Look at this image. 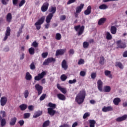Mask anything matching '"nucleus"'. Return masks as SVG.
Wrapping results in <instances>:
<instances>
[{"mask_svg":"<svg viewBox=\"0 0 127 127\" xmlns=\"http://www.w3.org/2000/svg\"><path fill=\"white\" fill-rule=\"evenodd\" d=\"M85 98H86V90H85L84 89H82L76 95L75 102L77 103L78 105H81L84 103Z\"/></svg>","mask_w":127,"mask_h":127,"instance_id":"f257e3e1","label":"nucleus"},{"mask_svg":"<svg viewBox=\"0 0 127 127\" xmlns=\"http://www.w3.org/2000/svg\"><path fill=\"white\" fill-rule=\"evenodd\" d=\"M45 21V16H42L35 23V26L36 27L37 30H39L41 28V25L43 24Z\"/></svg>","mask_w":127,"mask_h":127,"instance_id":"f03ea898","label":"nucleus"},{"mask_svg":"<svg viewBox=\"0 0 127 127\" xmlns=\"http://www.w3.org/2000/svg\"><path fill=\"white\" fill-rule=\"evenodd\" d=\"M74 28L76 31H78V36H80L84 33V30H85V27L84 26L82 25L81 26V25H78L74 26Z\"/></svg>","mask_w":127,"mask_h":127,"instance_id":"7ed1b4c3","label":"nucleus"},{"mask_svg":"<svg viewBox=\"0 0 127 127\" xmlns=\"http://www.w3.org/2000/svg\"><path fill=\"white\" fill-rule=\"evenodd\" d=\"M116 45L117 46V49L120 48V49H125L127 47V45L125 42H123L122 40L116 41Z\"/></svg>","mask_w":127,"mask_h":127,"instance_id":"20e7f679","label":"nucleus"},{"mask_svg":"<svg viewBox=\"0 0 127 127\" xmlns=\"http://www.w3.org/2000/svg\"><path fill=\"white\" fill-rule=\"evenodd\" d=\"M48 11L50 13H49V14L47 16V17L52 19L53 15L54 13H55V12H56V7H53L52 6L50 8H49Z\"/></svg>","mask_w":127,"mask_h":127,"instance_id":"39448f33","label":"nucleus"},{"mask_svg":"<svg viewBox=\"0 0 127 127\" xmlns=\"http://www.w3.org/2000/svg\"><path fill=\"white\" fill-rule=\"evenodd\" d=\"M56 62V60L54 58H49L45 60L43 63L44 66H47L49 65V63H55Z\"/></svg>","mask_w":127,"mask_h":127,"instance_id":"423d86ee","label":"nucleus"},{"mask_svg":"<svg viewBox=\"0 0 127 127\" xmlns=\"http://www.w3.org/2000/svg\"><path fill=\"white\" fill-rule=\"evenodd\" d=\"M45 75H46V72L43 71L41 73H39L38 76H35L34 80L35 81H40L41 79H43V78H44Z\"/></svg>","mask_w":127,"mask_h":127,"instance_id":"0eeeda50","label":"nucleus"},{"mask_svg":"<svg viewBox=\"0 0 127 127\" xmlns=\"http://www.w3.org/2000/svg\"><path fill=\"white\" fill-rule=\"evenodd\" d=\"M35 88L38 92V96H40L42 94V91H43V87L40 85L39 84H36L35 86Z\"/></svg>","mask_w":127,"mask_h":127,"instance_id":"6e6552de","label":"nucleus"},{"mask_svg":"<svg viewBox=\"0 0 127 127\" xmlns=\"http://www.w3.org/2000/svg\"><path fill=\"white\" fill-rule=\"evenodd\" d=\"M10 31H11L10 27H7L6 30V32L5 33V36L3 39V41H6V40L8 38V36H10Z\"/></svg>","mask_w":127,"mask_h":127,"instance_id":"1a4fd4ad","label":"nucleus"},{"mask_svg":"<svg viewBox=\"0 0 127 127\" xmlns=\"http://www.w3.org/2000/svg\"><path fill=\"white\" fill-rule=\"evenodd\" d=\"M66 51H67V50H66V49H61L57 50L56 52V56H59V55H64V54H65V53H66Z\"/></svg>","mask_w":127,"mask_h":127,"instance_id":"9d476101","label":"nucleus"},{"mask_svg":"<svg viewBox=\"0 0 127 127\" xmlns=\"http://www.w3.org/2000/svg\"><path fill=\"white\" fill-rule=\"evenodd\" d=\"M49 6V3L48 2H45L42 7H41V10L43 12H45V11H47L48 9V7Z\"/></svg>","mask_w":127,"mask_h":127,"instance_id":"9b49d317","label":"nucleus"},{"mask_svg":"<svg viewBox=\"0 0 127 127\" xmlns=\"http://www.w3.org/2000/svg\"><path fill=\"white\" fill-rule=\"evenodd\" d=\"M97 87L100 92H103V81L101 79H99L97 81Z\"/></svg>","mask_w":127,"mask_h":127,"instance_id":"f8f14e48","label":"nucleus"},{"mask_svg":"<svg viewBox=\"0 0 127 127\" xmlns=\"http://www.w3.org/2000/svg\"><path fill=\"white\" fill-rule=\"evenodd\" d=\"M0 105L2 106V107L5 106V104L7 103V98L5 97H1L0 100Z\"/></svg>","mask_w":127,"mask_h":127,"instance_id":"ddd939ff","label":"nucleus"},{"mask_svg":"<svg viewBox=\"0 0 127 127\" xmlns=\"http://www.w3.org/2000/svg\"><path fill=\"white\" fill-rule=\"evenodd\" d=\"M62 67L65 71L68 69V64H67V61L66 60H64L62 62Z\"/></svg>","mask_w":127,"mask_h":127,"instance_id":"4468645a","label":"nucleus"},{"mask_svg":"<svg viewBox=\"0 0 127 127\" xmlns=\"http://www.w3.org/2000/svg\"><path fill=\"white\" fill-rule=\"evenodd\" d=\"M127 119V115H124L121 117H118L116 119V122L118 123H120L121 122H123L124 121H126Z\"/></svg>","mask_w":127,"mask_h":127,"instance_id":"2eb2a0df","label":"nucleus"},{"mask_svg":"<svg viewBox=\"0 0 127 127\" xmlns=\"http://www.w3.org/2000/svg\"><path fill=\"white\" fill-rule=\"evenodd\" d=\"M57 87L58 88V89H59V90L61 91V92H62L63 94H66V93H67V90H66V88L61 87L59 83H58V84L57 85Z\"/></svg>","mask_w":127,"mask_h":127,"instance_id":"dca6fc26","label":"nucleus"},{"mask_svg":"<svg viewBox=\"0 0 127 127\" xmlns=\"http://www.w3.org/2000/svg\"><path fill=\"white\" fill-rule=\"evenodd\" d=\"M113 109L112 106H104V108H102V112H104V113H107V112H111L113 111Z\"/></svg>","mask_w":127,"mask_h":127,"instance_id":"f3484780","label":"nucleus"},{"mask_svg":"<svg viewBox=\"0 0 127 127\" xmlns=\"http://www.w3.org/2000/svg\"><path fill=\"white\" fill-rule=\"evenodd\" d=\"M56 111L54 110L53 108H48V113L50 116L53 117L55 115Z\"/></svg>","mask_w":127,"mask_h":127,"instance_id":"a211bd4d","label":"nucleus"},{"mask_svg":"<svg viewBox=\"0 0 127 127\" xmlns=\"http://www.w3.org/2000/svg\"><path fill=\"white\" fill-rule=\"evenodd\" d=\"M0 127H3L5 125H6V120L5 119L2 118L1 116L0 115Z\"/></svg>","mask_w":127,"mask_h":127,"instance_id":"6ab92c4d","label":"nucleus"},{"mask_svg":"<svg viewBox=\"0 0 127 127\" xmlns=\"http://www.w3.org/2000/svg\"><path fill=\"white\" fill-rule=\"evenodd\" d=\"M84 7V4L81 3L79 6L76 7V13H80L82 11V9Z\"/></svg>","mask_w":127,"mask_h":127,"instance_id":"aec40b11","label":"nucleus"},{"mask_svg":"<svg viewBox=\"0 0 127 127\" xmlns=\"http://www.w3.org/2000/svg\"><path fill=\"white\" fill-rule=\"evenodd\" d=\"M51 18H48V17H46V24L45 25V28H46L47 29H48L49 28V25H50V22L51 21Z\"/></svg>","mask_w":127,"mask_h":127,"instance_id":"412c9836","label":"nucleus"},{"mask_svg":"<svg viewBox=\"0 0 127 127\" xmlns=\"http://www.w3.org/2000/svg\"><path fill=\"white\" fill-rule=\"evenodd\" d=\"M91 11L92 7L91 6V5H89L87 7V9L84 11V14L85 15H89V14H91Z\"/></svg>","mask_w":127,"mask_h":127,"instance_id":"4be33fe9","label":"nucleus"},{"mask_svg":"<svg viewBox=\"0 0 127 127\" xmlns=\"http://www.w3.org/2000/svg\"><path fill=\"white\" fill-rule=\"evenodd\" d=\"M6 19L7 22H11V19H12V15H11V13H7L6 17Z\"/></svg>","mask_w":127,"mask_h":127,"instance_id":"5701e85b","label":"nucleus"},{"mask_svg":"<svg viewBox=\"0 0 127 127\" xmlns=\"http://www.w3.org/2000/svg\"><path fill=\"white\" fill-rule=\"evenodd\" d=\"M121 103V98L116 97L113 100V103L115 106H118L119 104Z\"/></svg>","mask_w":127,"mask_h":127,"instance_id":"b1692460","label":"nucleus"},{"mask_svg":"<svg viewBox=\"0 0 127 127\" xmlns=\"http://www.w3.org/2000/svg\"><path fill=\"white\" fill-rule=\"evenodd\" d=\"M57 97L59 100H61V101H65L66 100V97L65 95L60 93L57 94Z\"/></svg>","mask_w":127,"mask_h":127,"instance_id":"393cba45","label":"nucleus"},{"mask_svg":"<svg viewBox=\"0 0 127 127\" xmlns=\"http://www.w3.org/2000/svg\"><path fill=\"white\" fill-rule=\"evenodd\" d=\"M111 90H112V88H111V86L109 85H106L104 87L103 91L105 93H110V92H111Z\"/></svg>","mask_w":127,"mask_h":127,"instance_id":"a878e982","label":"nucleus"},{"mask_svg":"<svg viewBox=\"0 0 127 127\" xmlns=\"http://www.w3.org/2000/svg\"><path fill=\"white\" fill-rule=\"evenodd\" d=\"M16 121H17V119L16 117H14L11 119V121L9 123L10 126H14L16 123Z\"/></svg>","mask_w":127,"mask_h":127,"instance_id":"bb28decb","label":"nucleus"},{"mask_svg":"<svg viewBox=\"0 0 127 127\" xmlns=\"http://www.w3.org/2000/svg\"><path fill=\"white\" fill-rule=\"evenodd\" d=\"M19 108L21 111H25L27 109L28 106L27 104H22L19 106Z\"/></svg>","mask_w":127,"mask_h":127,"instance_id":"cd10ccee","label":"nucleus"},{"mask_svg":"<svg viewBox=\"0 0 127 127\" xmlns=\"http://www.w3.org/2000/svg\"><path fill=\"white\" fill-rule=\"evenodd\" d=\"M110 32L112 34H116L117 33V27L115 26H112L110 28Z\"/></svg>","mask_w":127,"mask_h":127,"instance_id":"c85d7f7f","label":"nucleus"},{"mask_svg":"<svg viewBox=\"0 0 127 127\" xmlns=\"http://www.w3.org/2000/svg\"><path fill=\"white\" fill-rule=\"evenodd\" d=\"M107 21V18H101L99 19L98 21V25H102V24H103V23H105L106 21Z\"/></svg>","mask_w":127,"mask_h":127,"instance_id":"c756f323","label":"nucleus"},{"mask_svg":"<svg viewBox=\"0 0 127 127\" xmlns=\"http://www.w3.org/2000/svg\"><path fill=\"white\" fill-rule=\"evenodd\" d=\"M25 79L26 80H27L28 81H30L31 79H32V76L29 72H26V75H25Z\"/></svg>","mask_w":127,"mask_h":127,"instance_id":"7c9ffc66","label":"nucleus"},{"mask_svg":"<svg viewBox=\"0 0 127 127\" xmlns=\"http://www.w3.org/2000/svg\"><path fill=\"white\" fill-rule=\"evenodd\" d=\"M90 124L89 127H95V125H96V121L94 120H90L89 121Z\"/></svg>","mask_w":127,"mask_h":127,"instance_id":"2f4dec72","label":"nucleus"},{"mask_svg":"<svg viewBox=\"0 0 127 127\" xmlns=\"http://www.w3.org/2000/svg\"><path fill=\"white\" fill-rule=\"evenodd\" d=\"M105 76H109V78H113V76L111 74V71L106 70L104 72Z\"/></svg>","mask_w":127,"mask_h":127,"instance_id":"473e14b6","label":"nucleus"},{"mask_svg":"<svg viewBox=\"0 0 127 127\" xmlns=\"http://www.w3.org/2000/svg\"><path fill=\"white\" fill-rule=\"evenodd\" d=\"M29 53L30 55H33L35 53V49L34 48H30L29 49Z\"/></svg>","mask_w":127,"mask_h":127,"instance_id":"72a5a7b5","label":"nucleus"},{"mask_svg":"<svg viewBox=\"0 0 127 127\" xmlns=\"http://www.w3.org/2000/svg\"><path fill=\"white\" fill-rule=\"evenodd\" d=\"M113 38V36H112V35H111V33H110V32H107L106 33V39H107V40H111V39H112Z\"/></svg>","mask_w":127,"mask_h":127,"instance_id":"f704fd0d","label":"nucleus"},{"mask_svg":"<svg viewBox=\"0 0 127 127\" xmlns=\"http://www.w3.org/2000/svg\"><path fill=\"white\" fill-rule=\"evenodd\" d=\"M99 9H107L108 8V5L105 4H102L99 6Z\"/></svg>","mask_w":127,"mask_h":127,"instance_id":"c9c22d12","label":"nucleus"},{"mask_svg":"<svg viewBox=\"0 0 127 127\" xmlns=\"http://www.w3.org/2000/svg\"><path fill=\"white\" fill-rule=\"evenodd\" d=\"M49 125H50V121L49 120L46 121L43 124L42 127H49Z\"/></svg>","mask_w":127,"mask_h":127,"instance_id":"e433bc0d","label":"nucleus"},{"mask_svg":"<svg viewBox=\"0 0 127 127\" xmlns=\"http://www.w3.org/2000/svg\"><path fill=\"white\" fill-rule=\"evenodd\" d=\"M48 106H49V107H50V108L54 109H56V104H53L51 102H50L48 104Z\"/></svg>","mask_w":127,"mask_h":127,"instance_id":"4c0bfd02","label":"nucleus"},{"mask_svg":"<svg viewBox=\"0 0 127 127\" xmlns=\"http://www.w3.org/2000/svg\"><path fill=\"white\" fill-rule=\"evenodd\" d=\"M42 115V111H38L36 113V114L33 116V118H38V117H40Z\"/></svg>","mask_w":127,"mask_h":127,"instance_id":"58836bf2","label":"nucleus"},{"mask_svg":"<svg viewBox=\"0 0 127 127\" xmlns=\"http://www.w3.org/2000/svg\"><path fill=\"white\" fill-rule=\"evenodd\" d=\"M116 66L119 67L120 69H124V65H123V64L121 62H117L116 63Z\"/></svg>","mask_w":127,"mask_h":127,"instance_id":"ea45409f","label":"nucleus"},{"mask_svg":"<svg viewBox=\"0 0 127 127\" xmlns=\"http://www.w3.org/2000/svg\"><path fill=\"white\" fill-rule=\"evenodd\" d=\"M61 79L63 82H64V81H66V80H67V76L66 74H62L61 76Z\"/></svg>","mask_w":127,"mask_h":127,"instance_id":"a19ab883","label":"nucleus"},{"mask_svg":"<svg viewBox=\"0 0 127 127\" xmlns=\"http://www.w3.org/2000/svg\"><path fill=\"white\" fill-rule=\"evenodd\" d=\"M62 38V36H61V34L58 33L56 35V39L57 40H60L61 38Z\"/></svg>","mask_w":127,"mask_h":127,"instance_id":"79ce46f5","label":"nucleus"},{"mask_svg":"<svg viewBox=\"0 0 127 127\" xmlns=\"http://www.w3.org/2000/svg\"><path fill=\"white\" fill-rule=\"evenodd\" d=\"M83 47L85 49L88 48L89 47V42H84L83 43Z\"/></svg>","mask_w":127,"mask_h":127,"instance_id":"37998d69","label":"nucleus"},{"mask_svg":"<svg viewBox=\"0 0 127 127\" xmlns=\"http://www.w3.org/2000/svg\"><path fill=\"white\" fill-rule=\"evenodd\" d=\"M84 63H85V61L82 59H80L78 61L77 64H78V65H82V64H84Z\"/></svg>","mask_w":127,"mask_h":127,"instance_id":"c03bdc74","label":"nucleus"},{"mask_svg":"<svg viewBox=\"0 0 127 127\" xmlns=\"http://www.w3.org/2000/svg\"><path fill=\"white\" fill-rule=\"evenodd\" d=\"M24 119H28L30 117V113H24L23 115Z\"/></svg>","mask_w":127,"mask_h":127,"instance_id":"a18cd8bd","label":"nucleus"},{"mask_svg":"<svg viewBox=\"0 0 127 127\" xmlns=\"http://www.w3.org/2000/svg\"><path fill=\"white\" fill-rule=\"evenodd\" d=\"M91 79H93V80L96 79V77H97V73H96V72L91 73Z\"/></svg>","mask_w":127,"mask_h":127,"instance_id":"49530a36","label":"nucleus"},{"mask_svg":"<svg viewBox=\"0 0 127 127\" xmlns=\"http://www.w3.org/2000/svg\"><path fill=\"white\" fill-rule=\"evenodd\" d=\"M88 117H90V114L88 112L85 113L83 116V119L84 120L87 119Z\"/></svg>","mask_w":127,"mask_h":127,"instance_id":"de8ad7c7","label":"nucleus"},{"mask_svg":"<svg viewBox=\"0 0 127 127\" xmlns=\"http://www.w3.org/2000/svg\"><path fill=\"white\" fill-rule=\"evenodd\" d=\"M32 46L35 48H36L37 47H38V43H37L36 41H34L32 43Z\"/></svg>","mask_w":127,"mask_h":127,"instance_id":"09e8293b","label":"nucleus"},{"mask_svg":"<svg viewBox=\"0 0 127 127\" xmlns=\"http://www.w3.org/2000/svg\"><path fill=\"white\" fill-rule=\"evenodd\" d=\"M30 68L31 70H34L35 69V64H34V63L33 62L30 65Z\"/></svg>","mask_w":127,"mask_h":127,"instance_id":"8fccbe9b","label":"nucleus"},{"mask_svg":"<svg viewBox=\"0 0 127 127\" xmlns=\"http://www.w3.org/2000/svg\"><path fill=\"white\" fill-rule=\"evenodd\" d=\"M105 61V58L104 57H102L100 58V60L99 62L100 64L101 65H104V62Z\"/></svg>","mask_w":127,"mask_h":127,"instance_id":"3c124183","label":"nucleus"},{"mask_svg":"<svg viewBox=\"0 0 127 127\" xmlns=\"http://www.w3.org/2000/svg\"><path fill=\"white\" fill-rule=\"evenodd\" d=\"M1 1L2 4H4V5H6V4L8 3V1H9V0H1Z\"/></svg>","mask_w":127,"mask_h":127,"instance_id":"603ef678","label":"nucleus"},{"mask_svg":"<svg viewBox=\"0 0 127 127\" xmlns=\"http://www.w3.org/2000/svg\"><path fill=\"white\" fill-rule=\"evenodd\" d=\"M25 2H26L25 0H21L19 3V7H21V6H22V5H23V4L25 3Z\"/></svg>","mask_w":127,"mask_h":127,"instance_id":"864d4df0","label":"nucleus"},{"mask_svg":"<svg viewBox=\"0 0 127 127\" xmlns=\"http://www.w3.org/2000/svg\"><path fill=\"white\" fill-rule=\"evenodd\" d=\"M45 98H46V94H43L40 97L39 100H40V101H43V100H44V99H45Z\"/></svg>","mask_w":127,"mask_h":127,"instance_id":"5fc2aeb1","label":"nucleus"},{"mask_svg":"<svg viewBox=\"0 0 127 127\" xmlns=\"http://www.w3.org/2000/svg\"><path fill=\"white\" fill-rule=\"evenodd\" d=\"M28 95H29V92H28V90H25L24 93V96L26 99L28 97Z\"/></svg>","mask_w":127,"mask_h":127,"instance_id":"6e6d98bb","label":"nucleus"},{"mask_svg":"<svg viewBox=\"0 0 127 127\" xmlns=\"http://www.w3.org/2000/svg\"><path fill=\"white\" fill-rule=\"evenodd\" d=\"M47 56H48V53L47 52L43 53L42 54V58H46Z\"/></svg>","mask_w":127,"mask_h":127,"instance_id":"4d7b16f0","label":"nucleus"},{"mask_svg":"<svg viewBox=\"0 0 127 127\" xmlns=\"http://www.w3.org/2000/svg\"><path fill=\"white\" fill-rule=\"evenodd\" d=\"M80 76H81V77H85V76H86V71H81L80 72Z\"/></svg>","mask_w":127,"mask_h":127,"instance_id":"13d9d810","label":"nucleus"},{"mask_svg":"<svg viewBox=\"0 0 127 127\" xmlns=\"http://www.w3.org/2000/svg\"><path fill=\"white\" fill-rule=\"evenodd\" d=\"M18 124L20 125V127H22L24 125V121L21 120L19 121Z\"/></svg>","mask_w":127,"mask_h":127,"instance_id":"bf43d9fd","label":"nucleus"},{"mask_svg":"<svg viewBox=\"0 0 127 127\" xmlns=\"http://www.w3.org/2000/svg\"><path fill=\"white\" fill-rule=\"evenodd\" d=\"M77 82V80L75 79H74L73 80H69L68 81V83L69 84H74Z\"/></svg>","mask_w":127,"mask_h":127,"instance_id":"052dcab7","label":"nucleus"},{"mask_svg":"<svg viewBox=\"0 0 127 127\" xmlns=\"http://www.w3.org/2000/svg\"><path fill=\"white\" fill-rule=\"evenodd\" d=\"M13 5H17L18 0H12Z\"/></svg>","mask_w":127,"mask_h":127,"instance_id":"680f3d73","label":"nucleus"},{"mask_svg":"<svg viewBox=\"0 0 127 127\" xmlns=\"http://www.w3.org/2000/svg\"><path fill=\"white\" fill-rule=\"evenodd\" d=\"M0 114H1L2 115V118H4L6 116L5 111H1L0 112Z\"/></svg>","mask_w":127,"mask_h":127,"instance_id":"e2e57ef3","label":"nucleus"},{"mask_svg":"<svg viewBox=\"0 0 127 127\" xmlns=\"http://www.w3.org/2000/svg\"><path fill=\"white\" fill-rule=\"evenodd\" d=\"M76 1V0H69L67 2V4H71V3H73Z\"/></svg>","mask_w":127,"mask_h":127,"instance_id":"0e129e2a","label":"nucleus"},{"mask_svg":"<svg viewBox=\"0 0 127 127\" xmlns=\"http://www.w3.org/2000/svg\"><path fill=\"white\" fill-rule=\"evenodd\" d=\"M21 33H22V30H21V29H19L18 32H17V37H19Z\"/></svg>","mask_w":127,"mask_h":127,"instance_id":"69168bd1","label":"nucleus"},{"mask_svg":"<svg viewBox=\"0 0 127 127\" xmlns=\"http://www.w3.org/2000/svg\"><path fill=\"white\" fill-rule=\"evenodd\" d=\"M66 19V16L65 15H62L60 17L61 20H65Z\"/></svg>","mask_w":127,"mask_h":127,"instance_id":"338daca9","label":"nucleus"},{"mask_svg":"<svg viewBox=\"0 0 127 127\" xmlns=\"http://www.w3.org/2000/svg\"><path fill=\"white\" fill-rule=\"evenodd\" d=\"M59 127H70V126L68 124H64L63 125L60 126Z\"/></svg>","mask_w":127,"mask_h":127,"instance_id":"774afa93","label":"nucleus"}]
</instances>
